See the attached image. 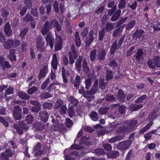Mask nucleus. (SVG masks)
<instances>
[{
  "label": "nucleus",
  "instance_id": "09e8293b",
  "mask_svg": "<svg viewBox=\"0 0 160 160\" xmlns=\"http://www.w3.org/2000/svg\"><path fill=\"white\" fill-rule=\"evenodd\" d=\"M85 84L86 88L87 89H89L91 84V80L89 79H87L85 81Z\"/></svg>",
  "mask_w": 160,
  "mask_h": 160
},
{
  "label": "nucleus",
  "instance_id": "393cba45",
  "mask_svg": "<svg viewBox=\"0 0 160 160\" xmlns=\"http://www.w3.org/2000/svg\"><path fill=\"white\" fill-rule=\"evenodd\" d=\"M80 81L81 79L80 76L78 75H77L73 82L74 86L76 87H78L81 82Z\"/></svg>",
  "mask_w": 160,
  "mask_h": 160
},
{
  "label": "nucleus",
  "instance_id": "052dcab7",
  "mask_svg": "<svg viewBox=\"0 0 160 160\" xmlns=\"http://www.w3.org/2000/svg\"><path fill=\"white\" fill-rule=\"evenodd\" d=\"M28 29L26 28H23L20 33V35L22 37H23L26 35Z\"/></svg>",
  "mask_w": 160,
  "mask_h": 160
},
{
  "label": "nucleus",
  "instance_id": "ddd939ff",
  "mask_svg": "<svg viewBox=\"0 0 160 160\" xmlns=\"http://www.w3.org/2000/svg\"><path fill=\"white\" fill-rule=\"evenodd\" d=\"M59 87V82L57 81L53 82L47 88V90L50 92H51L53 90L55 89L58 90Z\"/></svg>",
  "mask_w": 160,
  "mask_h": 160
},
{
  "label": "nucleus",
  "instance_id": "ea45409f",
  "mask_svg": "<svg viewBox=\"0 0 160 160\" xmlns=\"http://www.w3.org/2000/svg\"><path fill=\"white\" fill-rule=\"evenodd\" d=\"M56 39L55 43H62V41L61 36L58 35L56 33H55Z\"/></svg>",
  "mask_w": 160,
  "mask_h": 160
},
{
  "label": "nucleus",
  "instance_id": "2f4dec72",
  "mask_svg": "<svg viewBox=\"0 0 160 160\" xmlns=\"http://www.w3.org/2000/svg\"><path fill=\"white\" fill-rule=\"evenodd\" d=\"M33 117L31 115H28L26 117L25 121L28 124H31L33 121Z\"/></svg>",
  "mask_w": 160,
  "mask_h": 160
},
{
  "label": "nucleus",
  "instance_id": "9b49d317",
  "mask_svg": "<svg viewBox=\"0 0 160 160\" xmlns=\"http://www.w3.org/2000/svg\"><path fill=\"white\" fill-rule=\"evenodd\" d=\"M145 32L144 31L139 29L136 31L134 34L133 38H136V39H138L143 38H144V35L143 34Z\"/></svg>",
  "mask_w": 160,
  "mask_h": 160
},
{
  "label": "nucleus",
  "instance_id": "4d7b16f0",
  "mask_svg": "<svg viewBox=\"0 0 160 160\" xmlns=\"http://www.w3.org/2000/svg\"><path fill=\"white\" fill-rule=\"evenodd\" d=\"M113 28V26L111 24L108 23L106 24L105 29L108 31H110L112 30Z\"/></svg>",
  "mask_w": 160,
  "mask_h": 160
},
{
  "label": "nucleus",
  "instance_id": "de8ad7c7",
  "mask_svg": "<svg viewBox=\"0 0 160 160\" xmlns=\"http://www.w3.org/2000/svg\"><path fill=\"white\" fill-rule=\"evenodd\" d=\"M24 3L28 8H31L32 7V2L31 0H25Z\"/></svg>",
  "mask_w": 160,
  "mask_h": 160
},
{
  "label": "nucleus",
  "instance_id": "c756f323",
  "mask_svg": "<svg viewBox=\"0 0 160 160\" xmlns=\"http://www.w3.org/2000/svg\"><path fill=\"white\" fill-rule=\"evenodd\" d=\"M90 116L91 119L94 121H97L99 118L97 113L94 111L91 112Z\"/></svg>",
  "mask_w": 160,
  "mask_h": 160
},
{
  "label": "nucleus",
  "instance_id": "c03bdc74",
  "mask_svg": "<svg viewBox=\"0 0 160 160\" xmlns=\"http://www.w3.org/2000/svg\"><path fill=\"white\" fill-rule=\"evenodd\" d=\"M102 146L107 151H110L112 150V146L110 144L107 143L103 144Z\"/></svg>",
  "mask_w": 160,
  "mask_h": 160
},
{
  "label": "nucleus",
  "instance_id": "0eeeda50",
  "mask_svg": "<svg viewBox=\"0 0 160 160\" xmlns=\"http://www.w3.org/2000/svg\"><path fill=\"white\" fill-rule=\"evenodd\" d=\"M30 103L34 105L32 108V111L35 112H38L40 109L41 107L40 104L34 100L31 101Z\"/></svg>",
  "mask_w": 160,
  "mask_h": 160
},
{
  "label": "nucleus",
  "instance_id": "473e14b6",
  "mask_svg": "<svg viewBox=\"0 0 160 160\" xmlns=\"http://www.w3.org/2000/svg\"><path fill=\"white\" fill-rule=\"evenodd\" d=\"M107 75L106 77V79L108 81L110 79H112L113 78V74L112 72L109 70L107 71Z\"/></svg>",
  "mask_w": 160,
  "mask_h": 160
},
{
  "label": "nucleus",
  "instance_id": "864d4df0",
  "mask_svg": "<svg viewBox=\"0 0 160 160\" xmlns=\"http://www.w3.org/2000/svg\"><path fill=\"white\" fill-rule=\"evenodd\" d=\"M65 123L66 126L68 128L70 127L72 125V121L68 118L66 119Z\"/></svg>",
  "mask_w": 160,
  "mask_h": 160
},
{
  "label": "nucleus",
  "instance_id": "5701e85b",
  "mask_svg": "<svg viewBox=\"0 0 160 160\" xmlns=\"http://www.w3.org/2000/svg\"><path fill=\"white\" fill-rule=\"evenodd\" d=\"M18 95L21 98L27 100L30 98V96L28 95L26 93L22 91L19 92L18 93Z\"/></svg>",
  "mask_w": 160,
  "mask_h": 160
},
{
  "label": "nucleus",
  "instance_id": "bb28decb",
  "mask_svg": "<svg viewBox=\"0 0 160 160\" xmlns=\"http://www.w3.org/2000/svg\"><path fill=\"white\" fill-rule=\"evenodd\" d=\"M82 59V57H79L78 60L76 62V68L77 70L79 71L81 69V63Z\"/></svg>",
  "mask_w": 160,
  "mask_h": 160
},
{
  "label": "nucleus",
  "instance_id": "1a4fd4ad",
  "mask_svg": "<svg viewBox=\"0 0 160 160\" xmlns=\"http://www.w3.org/2000/svg\"><path fill=\"white\" fill-rule=\"evenodd\" d=\"M97 57L100 60H103L105 58L106 55L105 50L102 48H100L97 50Z\"/></svg>",
  "mask_w": 160,
  "mask_h": 160
},
{
  "label": "nucleus",
  "instance_id": "a19ab883",
  "mask_svg": "<svg viewBox=\"0 0 160 160\" xmlns=\"http://www.w3.org/2000/svg\"><path fill=\"white\" fill-rule=\"evenodd\" d=\"M37 88L36 87H33L30 88L27 91L28 93L29 94H32L35 91H38Z\"/></svg>",
  "mask_w": 160,
  "mask_h": 160
},
{
  "label": "nucleus",
  "instance_id": "603ef678",
  "mask_svg": "<svg viewBox=\"0 0 160 160\" xmlns=\"http://www.w3.org/2000/svg\"><path fill=\"white\" fill-rule=\"evenodd\" d=\"M19 126L23 129H27L28 128V126L24 123L23 122H20L18 123Z\"/></svg>",
  "mask_w": 160,
  "mask_h": 160
},
{
  "label": "nucleus",
  "instance_id": "7ed1b4c3",
  "mask_svg": "<svg viewBox=\"0 0 160 160\" xmlns=\"http://www.w3.org/2000/svg\"><path fill=\"white\" fill-rule=\"evenodd\" d=\"M132 143V141L130 140L121 142L118 144V148L122 150H126Z\"/></svg>",
  "mask_w": 160,
  "mask_h": 160
},
{
  "label": "nucleus",
  "instance_id": "dca6fc26",
  "mask_svg": "<svg viewBox=\"0 0 160 160\" xmlns=\"http://www.w3.org/2000/svg\"><path fill=\"white\" fill-rule=\"evenodd\" d=\"M41 120L44 122H46L48 118V113L45 111H41L39 113Z\"/></svg>",
  "mask_w": 160,
  "mask_h": 160
},
{
  "label": "nucleus",
  "instance_id": "f03ea898",
  "mask_svg": "<svg viewBox=\"0 0 160 160\" xmlns=\"http://www.w3.org/2000/svg\"><path fill=\"white\" fill-rule=\"evenodd\" d=\"M148 66L151 68L154 69L156 67H160V58L155 57L152 60H151L148 62Z\"/></svg>",
  "mask_w": 160,
  "mask_h": 160
},
{
  "label": "nucleus",
  "instance_id": "72a5a7b5",
  "mask_svg": "<svg viewBox=\"0 0 160 160\" xmlns=\"http://www.w3.org/2000/svg\"><path fill=\"white\" fill-rule=\"evenodd\" d=\"M126 4L125 0H119L118 8L120 9L122 8L125 7Z\"/></svg>",
  "mask_w": 160,
  "mask_h": 160
},
{
  "label": "nucleus",
  "instance_id": "f3484780",
  "mask_svg": "<svg viewBox=\"0 0 160 160\" xmlns=\"http://www.w3.org/2000/svg\"><path fill=\"white\" fill-rule=\"evenodd\" d=\"M58 64L57 56L56 54H54L52 56L51 65L53 69L56 70L57 69Z\"/></svg>",
  "mask_w": 160,
  "mask_h": 160
},
{
  "label": "nucleus",
  "instance_id": "e2e57ef3",
  "mask_svg": "<svg viewBox=\"0 0 160 160\" xmlns=\"http://www.w3.org/2000/svg\"><path fill=\"white\" fill-rule=\"evenodd\" d=\"M71 149H75L77 150H80L82 149V147L78 145H73L70 147Z\"/></svg>",
  "mask_w": 160,
  "mask_h": 160
},
{
  "label": "nucleus",
  "instance_id": "0e129e2a",
  "mask_svg": "<svg viewBox=\"0 0 160 160\" xmlns=\"http://www.w3.org/2000/svg\"><path fill=\"white\" fill-rule=\"evenodd\" d=\"M33 20L32 17L30 15H27L25 17L23 18V20L24 21L28 22L29 21H31Z\"/></svg>",
  "mask_w": 160,
  "mask_h": 160
},
{
  "label": "nucleus",
  "instance_id": "a878e982",
  "mask_svg": "<svg viewBox=\"0 0 160 160\" xmlns=\"http://www.w3.org/2000/svg\"><path fill=\"white\" fill-rule=\"evenodd\" d=\"M117 41H115L112 45L110 52V54H113L115 52L116 49L118 48V44H117Z\"/></svg>",
  "mask_w": 160,
  "mask_h": 160
},
{
  "label": "nucleus",
  "instance_id": "13d9d810",
  "mask_svg": "<svg viewBox=\"0 0 160 160\" xmlns=\"http://www.w3.org/2000/svg\"><path fill=\"white\" fill-rule=\"evenodd\" d=\"M43 106L45 108L50 109L52 108V105L50 102H46L43 104Z\"/></svg>",
  "mask_w": 160,
  "mask_h": 160
},
{
  "label": "nucleus",
  "instance_id": "338daca9",
  "mask_svg": "<svg viewBox=\"0 0 160 160\" xmlns=\"http://www.w3.org/2000/svg\"><path fill=\"white\" fill-rule=\"evenodd\" d=\"M58 23V22L56 20L53 19L50 22L49 25H50V28H52V27H55Z\"/></svg>",
  "mask_w": 160,
  "mask_h": 160
},
{
  "label": "nucleus",
  "instance_id": "423d86ee",
  "mask_svg": "<svg viewBox=\"0 0 160 160\" xmlns=\"http://www.w3.org/2000/svg\"><path fill=\"white\" fill-rule=\"evenodd\" d=\"M36 47L38 50L41 52H43L45 50L44 44L42 38L40 37L38 38L36 43Z\"/></svg>",
  "mask_w": 160,
  "mask_h": 160
},
{
  "label": "nucleus",
  "instance_id": "37998d69",
  "mask_svg": "<svg viewBox=\"0 0 160 160\" xmlns=\"http://www.w3.org/2000/svg\"><path fill=\"white\" fill-rule=\"evenodd\" d=\"M135 21L133 20L130 22L127 26L126 28L128 29H130L135 25Z\"/></svg>",
  "mask_w": 160,
  "mask_h": 160
},
{
  "label": "nucleus",
  "instance_id": "5fc2aeb1",
  "mask_svg": "<svg viewBox=\"0 0 160 160\" xmlns=\"http://www.w3.org/2000/svg\"><path fill=\"white\" fill-rule=\"evenodd\" d=\"M99 39L101 40L103 38L105 34V32L104 29H102L99 31Z\"/></svg>",
  "mask_w": 160,
  "mask_h": 160
},
{
  "label": "nucleus",
  "instance_id": "e433bc0d",
  "mask_svg": "<svg viewBox=\"0 0 160 160\" xmlns=\"http://www.w3.org/2000/svg\"><path fill=\"white\" fill-rule=\"evenodd\" d=\"M62 102L63 101L61 99H58L55 104L54 108L56 109H58L62 105Z\"/></svg>",
  "mask_w": 160,
  "mask_h": 160
},
{
  "label": "nucleus",
  "instance_id": "3c124183",
  "mask_svg": "<svg viewBox=\"0 0 160 160\" xmlns=\"http://www.w3.org/2000/svg\"><path fill=\"white\" fill-rule=\"evenodd\" d=\"M90 93H88L87 92L84 94V96L87 99L88 101H91L93 99V98L92 96H89V95H91Z\"/></svg>",
  "mask_w": 160,
  "mask_h": 160
},
{
  "label": "nucleus",
  "instance_id": "f257e3e1",
  "mask_svg": "<svg viewBox=\"0 0 160 160\" xmlns=\"http://www.w3.org/2000/svg\"><path fill=\"white\" fill-rule=\"evenodd\" d=\"M138 123L135 120L127 121L121 123L117 127V130L119 133H122L121 136H118L109 139L110 143H113L122 140L124 136V133L132 130Z\"/></svg>",
  "mask_w": 160,
  "mask_h": 160
},
{
  "label": "nucleus",
  "instance_id": "8fccbe9b",
  "mask_svg": "<svg viewBox=\"0 0 160 160\" xmlns=\"http://www.w3.org/2000/svg\"><path fill=\"white\" fill-rule=\"evenodd\" d=\"M13 116L14 118L16 120H19L22 118L20 113L13 112Z\"/></svg>",
  "mask_w": 160,
  "mask_h": 160
},
{
  "label": "nucleus",
  "instance_id": "6e6552de",
  "mask_svg": "<svg viewBox=\"0 0 160 160\" xmlns=\"http://www.w3.org/2000/svg\"><path fill=\"white\" fill-rule=\"evenodd\" d=\"M10 156V149L8 148L0 155V160H8Z\"/></svg>",
  "mask_w": 160,
  "mask_h": 160
},
{
  "label": "nucleus",
  "instance_id": "39448f33",
  "mask_svg": "<svg viewBox=\"0 0 160 160\" xmlns=\"http://www.w3.org/2000/svg\"><path fill=\"white\" fill-rule=\"evenodd\" d=\"M97 34L95 32L93 33L92 31H91L89 33L88 36V37L86 40V44L89 45L93 42L94 38L96 37Z\"/></svg>",
  "mask_w": 160,
  "mask_h": 160
},
{
  "label": "nucleus",
  "instance_id": "69168bd1",
  "mask_svg": "<svg viewBox=\"0 0 160 160\" xmlns=\"http://www.w3.org/2000/svg\"><path fill=\"white\" fill-rule=\"evenodd\" d=\"M78 103L77 100L75 98H72L71 100V102L70 104H71L72 105V107H75Z\"/></svg>",
  "mask_w": 160,
  "mask_h": 160
},
{
  "label": "nucleus",
  "instance_id": "7c9ffc66",
  "mask_svg": "<svg viewBox=\"0 0 160 160\" xmlns=\"http://www.w3.org/2000/svg\"><path fill=\"white\" fill-rule=\"evenodd\" d=\"M97 53V50H93L91 52L90 55L91 60L93 61L96 58V53Z\"/></svg>",
  "mask_w": 160,
  "mask_h": 160
},
{
  "label": "nucleus",
  "instance_id": "a211bd4d",
  "mask_svg": "<svg viewBox=\"0 0 160 160\" xmlns=\"http://www.w3.org/2000/svg\"><path fill=\"white\" fill-rule=\"evenodd\" d=\"M121 12L120 10L117 9L111 18V20L113 22L117 20L119 17Z\"/></svg>",
  "mask_w": 160,
  "mask_h": 160
},
{
  "label": "nucleus",
  "instance_id": "c85d7f7f",
  "mask_svg": "<svg viewBox=\"0 0 160 160\" xmlns=\"http://www.w3.org/2000/svg\"><path fill=\"white\" fill-rule=\"evenodd\" d=\"M142 51L141 49H139L137 52V54L135 56L136 60L138 61H140V59L142 58Z\"/></svg>",
  "mask_w": 160,
  "mask_h": 160
},
{
  "label": "nucleus",
  "instance_id": "6ab92c4d",
  "mask_svg": "<svg viewBox=\"0 0 160 160\" xmlns=\"http://www.w3.org/2000/svg\"><path fill=\"white\" fill-rule=\"evenodd\" d=\"M82 67L83 71L86 73H88L89 72V68L88 66V63L86 60L84 58L82 60Z\"/></svg>",
  "mask_w": 160,
  "mask_h": 160
},
{
  "label": "nucleus",
  "instance_id": "aec40b11",
  "mask_svg": "<svg viewBox=\"0 0 160 160\" xmlns=\"http://www.w3.org/2000/svg\"><path fill=\"white\" fill-rule=\"evenodd\" d=\"M62 77L63 81L64 82L66 83L68 81L67 77L69 76V73L68 72H67L66 73L65 70L64 68H62Z\"/></svg>",
  "mask_w": 160,
  "mask_h": 160
},
{
  "label": "nucleus",
  "instance_id": "c9c22d12",
  "mask_svg": "<svg viewBox=\"0 0 160 160\" xmlns=\"http://www.w3.org/2000/svg\"><path fill=\"white\" fill-rule=\"evenodd\" d=\"M20 45V43L18 40H11V47H16L19 46Z\"/></svg>",
  "mask_w": 160,
  "mask_h": 160
},
{
  "label": "nucleus",
  "instance_id": "680f3d73",
  "mask_svg": "<svg viewBox=\"0 0 160 160\" xmlns=\"http://www.w3.org/2000/svg\"><path fill=\"white\" fill-rule=\"evenodd\" d=\"M118 64L115 62V60L114 59H112L110 60V62H109V65L113 67H116L117 66Z\"/></svg>",
  "mask_w": 160,
  "mask_h": 160
},
{
  "label": "nucleus",
  "instance_id": "79ce46f5",
  "mask_svg": "<svg viewBox=\"0 0 160 160\" xmlns=\"http://www.w3.org/2000/svg\"><path fill=\"white\" fill-rule=\"evenodd\" d=\"M122 32V30L120 28L116 29L113 32V36L114 37H116L117 35L119 36L121 35Z\"/></svg>",
  "mask_w": 160,
  "mask_h": 160
},
{
  "label": "nucleus",
  "instance_id": "2eb2a0df",
  "mask_svg": "<svg viewBox=\"0 0 160 160\" xmlns=\"http://www.w3.org/2000/svg\"><path fill=\"white\" fill-rule=\"evenodd\" d=\"M98 80H96L94 83L90 91H87L88 93H90L91 94H94L98 90Z\"/></svg>",
  "mask_w": 160,
  "mask_h": 160
},
{
  "label": "nucleus",
  "instance_id": "b1692460",
  "mask_svg": "<svg viewBox=\"0 0 160 160\" xmlns=\"http://www.w3.org/2000/svg\"><path fill=\"white\" fill-rule=\"evenodd\" d=\"M1 15L3 18H4L5 20L7 19V18L8 17L9 12L5 8H2L1 11Z\"/></svg>",
  "mask_w": 160,
  "mask_h": 160
},
{
  "label": "nucleus",
  "instance_id": "cd10ccee",
  "mask_svg": "<svg viewBox=\"0 0 160 160\" xmlns=\"http://www.w3.org/2000/svg\"><path fill=\"white\" fill-rule=\"evenodd\" d=\"M142 107V104H138L137 105H133L130 106L129 107L130 110L131 111H136L138 109Z\"/></svg>",
  "mask_w": 160,
  "mask_h": 160
},
{
  "label": "nucleus",
  "instance_id": "4468645a",
  "mask_svg": "<svg viewBox=\"0 0 160 160\" xmlns=\"http://www.w3.org/2000/svg\"><path fill=\"white\" fill-rule=\"evenodd\" d=\"M68 114L69 116L71 118L77 116L75 111L74 108L73 107H72V105L71 104H69Z\"/></svg>",
  "mask_w": 160,
  "mask_h": 160
},
{
  "label": "nucleus",
  "instance_id": "412c9836",
  "mask_svg": "<svg viewBox=\"0 0 160 160\" xmlns=\"http://www.w3.org/2000/svg\"><path fill=\"white\" fill-rule=\"evenodd\" d=\"M117 97L120 99V100L121 101L123 102L125 99V95L122 91L121 90H119L117 95Z\"/></svg>",
  "mask_w": 160,
  "mask_h": 160
},
{
  "label": "nucleus",
  "instance_id": "4c0bfd02",
  "mask_svg": "<svg viewBox=\"0 0 160 160\" xmlns=\"http://www.w3.org/2000/svg\"><path fill=\"white\" fill-rule=\"evenodd\" d=\"M147 98V96L146 95H144L141 96L140 98H138L136 100L135 102L136 103H140L142 102Z\"/></svg>",
  "mask_w": 160,
  "mask_h": 160
},
{
  "label": "nucleus",
  "instance_id": "f8f14e48",
  "mask_svg": "<svg viewBox=\"0 0 160 160\" xmlns=\"http://www.w3.org/2000/svg\"><path fill=\"white\" fill-rule=\"evenodd\" d=\"M50 28V25L48 22H46L41 30V32L43 35H45L49 31Z\"/></svg>",
  "mask_w": 160,
  "mask_h": 160
},
{
  "label": "nucleus",
  "instance_id": "58836bf2",
  "mask_svg": "<svg viewBox=\"0 0 160 160\" xmlns=\"http://www.w3.org/2000/svg\"><path fill=\"white\" fill-rule=\"evenodd\" d=\"M118 155V153L116 151L111 152L109 153H108L107 154V156L108 157L112 158H115Z\"/></svg>",
  "mask_w": 160,
  "mask_h": 160
},
{
  "label": "nucleus",
  "instance_id": "49530a36",
  "mask_svg": "<svg viewBox=\"0 0 160 160\" xmlns=\"http://www.w3.org/2000/svg\"><path fill=\"white\" fill-rule=\"evenodd\" d=\"M62 43H55V51H58L60 50L62 48Z\"/></svg>",
  "mask_w": 160,
  "mask_h": 160
},
{
  "label": "nucleus",
  "instance_id": "bf43d9fd",
  "mask_svg": "<svg viewBox=\"0 0 160 160\" xmlns=\"http://www.w3.org/2000/svg\"><path fill=\"white\" fill-rule=\"evenodd\" d=\"M107 108H102L98 110L99 113L102 114H105L107 112Z\"/></svg>",
  "mask_w": 160,
  "mask_h": 160
},
{
  "label": "nucleus",
  "instance_id": "774afa93",
  "mask_svg": "<svg viewBox=\"0 0 160 160\" xmlns=\"http://www.w3.org/2000/svg\"><path fill=\"white\" fill-rule=\"evenodd\" d=\"M126 108L124 105H122L118 108V110L121 113H123L125 112Z\"/></svg>",
  "mask_w": 160,
  "mask_h": 160
},
{
  "label": "nucleus",
  "instance_id": "4be33fe9",
  "mask_svg": "<svg viewBox=\"0 0 160 160\" xmlns=\"http://www.w3.org/2000/svg\"><path fill=\"white\" fill-rule=\"evenodd\" d=\"M4 30L7 35L10 36V25L9 22H7L4 26Z\"/></svg>",
  "mask_w": 160,
  "mask_h": 160
},
{
  "label": "nucleus",
  "instance_id": "20e7f679",
  "mask_svg": "<svg viewBox=\"0 0 160 160\" xmlns=\"http://www.w3.org/2000/svg\"><path fill=\"white\" fill-rule=\"evenodd\" d=\"M45 40L47 42V45H49L51 48H52L54 42V39L51 32H49L47 34Z\"/></svg>",
  "mask_w": 160,
  "mask_h": 160
},
{
  "label": "nucleus",
  "instance_id": "f704fd0d",
  "mask_svg": "<svg viewBox=\"0 0 160 160\" xmlns=\"http://www.w3.org/2000/svg\"><path fill=\"white\" fill-rule=\"evenodd\" d=\"M108 8H112V9L116 10V4L114 1L110 2L108 4Z\"/></svg>",
  "mask_w": 160,
  "mask_h": 160
},
{
  "label": "nucleus",
  "instance_id": "6e6d98bb",
  "mask_svg": "<svg viewBox=\"0 0 160 160\" xmlns=\"http://www.w3.org/2000/svg\"><path fill=\"white\" fill-rule=\"evenodd\" d=\"M67 110V108L65 105H62L60 109V112L62 114H65Z\"/></svg>",
  "mask_w": 160,
  "mask_h": 160
},
{
  "label": "nucleus",
  "instance_id": "9d476101",
  "mask_svg": "<svg viewBox=\"0 0 160 160\" xmlns=\"http://www.w3.org/2000/svg\"><path fill=\"white\" fill-rule=\"evenodd\" d=\"M48 72V66L46 65L44 66L42 68L41 70L40 73L38 74V78L39 79L46 76Z\"/></svg>",
  "mask_w": 160,
  "mask_h": 160
},
{
  "label": "nucleus",
  "instance_id": "a18cd8bd",
  "mask_svg": "<svg viewBox=\"0 0 160 160\" xmlns=\"http://www.w3.org/2000/svg\"><path fill=\"white\" fill-rule=\"evenodd\" d=\"M10 88H8L6 91L5 94V97L6 98V100L7 102H9V98H10Z\"/></svg>",
  "mask_w": 160,
  "mask_h": 160
}]
</instances>
